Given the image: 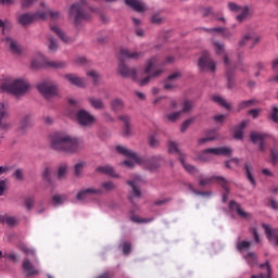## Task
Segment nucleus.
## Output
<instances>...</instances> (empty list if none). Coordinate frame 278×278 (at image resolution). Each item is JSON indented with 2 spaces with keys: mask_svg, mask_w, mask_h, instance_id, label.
<instances>
[{
  "mask_svg": "<svg viewBox=\"0 0 278 278\" xmlns=\"http://www.w3.org/2000/svg\"><path fill=\"white\" fill-rule=\"evenodd\" d=\"M51 147L54 151L75 155V153H79L84 149V142L71 135H55L51 139Z\"/></svg>",
  "mask_w": 278,
  "mask_h": 278,
  "instance_id": "f257e3e1",
  "label": "nucleus"
},
{
  "mask_svg": "<svg viewBox=\"0 0 278 278\" xmlns=\"http://www.w3.org/2000/svg\"><path fill=\"white\" fill-rule=\"evenodd\" d=\"M121 60L118 65V73L122 75V77H131L134 81H138V75L136 74V68H129L125 64L124 60H139V58H142V52H131V50L127 48H122L119 50Z\"/></svg>",
  "mask_w": 278,
  "mask_h": 278,
  "instance_id": "f03ea898",
  "label": "nucleus"
},
{
  "mask_svg": "<svg viewBox=\"0 0 278 278\" xmlns=\"http://www.w3.org/2000/svg\"><path fill=\"white\" fill-rule=\"evenodd\" d=\"M51 17L52 21L60 18V12L58 11H38L37 13H23L17 17V23L25 27V25H31L34 21H47V16Z\"/></svg>",
  "mask_w": 278,
  "mask_h": 278,
  "instance_id": "7ed1b4c3",
  "label": "nucleus"
},
{
  "mask_svg": "<svg viewBox=\"0 0 278 278\" xmlns=\"http://www.w3.org/2000/svg\"><path fill=\"white\" fill-rule=\"evenodd\" d=\"M0 90H2V92H10L15 97H21V94H27L29 90V81L25 79H16L13 83H1Z\"/></svg>",
  "mask_w": 278,
  "mask_h": 278,
  "instance_id": "20e7f679",
  "label": "nucleus"
},
{
  "mask_svg": "<svg viewBox=\"0 0 278 278\" xmlns=\"http://www.w3.org/2000/svg\"><path fill=\"white\" fill-rule=\"evenodd\" d=\"M70 16L74 18L75 27H81V23L90 21V13L86 11V2L72 4L70 8Z\"/></svg>",
  "mask_w": 278,
  "mask_h": 278,
  "instance_id": "39448f33",
  "label": "nucleus"
},
{
  "mask_svg": "<svg viewBox=\"0 0 278 278\" xmlns=\"http://www.w3.org/2000/svg\"><path fill=\"white\" fill-rule=\"evenodd\" d=\"M159 62H160V60L157 59V56H153L147 62L144 73L148 76L146 78L137 80L139 86H147V84H149V81H151V79H153L155 77H160V75H162V73H164V70H162V68L157 70Z\"/></svg>",
  "mask_w": 278,
  "mask_h": 278,
  "instance_id": "423d86ee",
  "label": "nucleus"
},
{
  "mask_svg": "<svg viewBox=\"0 0 278 278\" xmlns=\"http://www.w3.org/2000/svg\"><path fill=\"white\" fill-rule=\"evenodd\" d=\"M168 150H169V153H176L178 155V160L179 162H181L187 173H189L190 175H199V170L194 167V165H190L186 163V159H185L186 155L184 154V152H181V150H179V147L175 141H170L168 143Z\"/></svg>",
  "mask_w": 278,
  "mask_h": 278,
  "instance_id": "0eeeda50",
  "label": "nucleus"
},
{
  "mask_svg": "<svg viewBox=\"0 0 278 278\" xmlns=\"http://www.w3.org/2000/svg\"><path fill=\"white\" fill-rule=\"evenodd\" d=\"M116 151H117V153H121V155H125V157L130 159V160H126L123 162V164L125 166H128V168H134V162L136 164H142V157H140L138 154H136V152H134L123 146H117Z\"/></svg>",
  "mask_w": 278,
  "mask_h": 278,
  "instance_id": "6e6552de",
  "label": "nucleus"
},
{
  "mask_svg": "<svg viewBox=\"0 0 278 278\" xmlns=\"http://www.w3.org/2000/svg\"><path fill=\"white\" fill-rule=\"evenodd\" d=\"M64 66H66V62L51 61L45 56H41V61H38V60L31 61L33 68H64Z\"/></svg>",
  "mask_w": 278,
  "mask_h": 278,
  "instance_id": "1a4fd4ad",
  "label": "nucleus"
},
{
  "mask_svg": "<svg viewBox=\"0 0 278 278\" xmlns=\"http://www.w3.org/2000/svg\"><path fill=\"white\" fill-rule=\"evenodd\" d=\"M199 186H211V184H217V186H220L224 190L229 191V181L225 179L223 176H211L203 178V176H199Z\"/></svg>",
  "mask_w": 278,
  "mask_h": 278,
  "instance_id": "9d476101",
  "label": "nucleus"
},
{
  "mask_svg": "<svg viewBox=\"0 0 278 278\" xmlns=\"http://www.w3.org/2000/svg\"><path fill=\"white\" fill-rule=\"evenodd\" d=\"M39 92L46 98L51 99L58 94V85L52 81H43L37 85Z\"/></svg>",
  "mask_w": 278,
  "mask_h": 278,
  "instance_id": "9b49d317",
  "label": "nucleus"
},
{
  "mask_svg": "<svg viewBox=\"0 0 278 278\" xmlns=\"http://www.w3.org/2000/svg\"><path fill=\"white\" fill-rule=\"evenodd\" d=\"M76 119L80 127H92V125L97 123V117L88 113L86 110L78 111L76 114Z\"/></svg>",
  "mask_w": 278,
  "mask_h": 278,
  "instance_id": "f8f14e48",
  "label": "nucleus"
},
{
  "mask_svg": "<svg viewBox=\"0 0 278 278\" xmlns=\"http://www.w3.org/2000/svg\"><path fill=\"white\" fill-rule=\"evenodd\" d=\"M10 117V105L5 102H0V131H8L10 125L8 118Z\"/></svg>",
  "mask_w": 278,
  "mask_h": 278,
  "instance_id": "ddd939ff",
  "label": "nucleus"
},
{
  "mask_svg": "<svg viewBox=\"0 0 278 278\" xmlns=\"http://www.w3.org/2000/svg\"><path fill=\"white\" fill-rule=\"evenodd\" d=\"M127 185L131 188L129 201L134 203V199H140V197H142V192L140 191V186H142V178L137 176L134 180H128Z\"/></svg>",
  "mask_w": 278,
  "mask_h": 278,
  "instance_id": "4468645a",
  "label": "nucleus"
},
{
  "mask_svg": "<svg viewBox=\"0 0 278 278\" xmlns=\"http://www.w3.org/2000/svg\"><path fill=\"white\" fill-rule=\"evenodd\" d=\"M224 64L226 66L227 87L231 89L236 86V75L233 74V64L227 54L224 56Z\"/></svg>",
  "mask_w": 278,
  "mask_h": 278,
  "instance_id": "2eb2a0df",
  "label": "nucleus"
},
{
  "mask_svg": "<svg viewBox=\"0 0 278 278\" xmlns=\"http://www.w3.org/2000/svg\"><path fill=\"white\" fill-rule=\"evenodd\" d=\"M200 71H211L214 73L216 71V63L212 60L208 52H204L199 60Z\"/></svg>",
  "mask_w": 278,
  "mask_h": 278,
  "instance_id": "dca6fc26",
  "label": "nucleus"
},
{
  "mask_svg": "<svg viewBox=\"0 0 278 278\" xmlns=\"http://www.w3.org/2000/svg\"><path fill=\"white\" fill-rule=\"evenodd\" d=\"M263 229L267 236V240L274 244V247H278V228H271L267 224H263Z\"/></svg>",
  "mask_w": 278,
  "mask_h": 278,
  "instance_id": "f3484780",
  "label": "nucleus"
},
{
  "mask_svg": "<svg viewBox=\"0 0 278 278\" xmlns=\"http://www.w3.org/2000/svg\"><path fill=\"white\" fill-rule=\"evenodd\" d=\"M22 268H23L24 273H26V277H36L40 273L38 270V268H36V266H34V263H31V261H29V258H25L23 261Z\"/></svg>",
  "mask_w": 278,
  "mask_h": 278,
  "instance_id": "a211bd4d",
  "label": "nucleus"
},
{
  "mask_svg": "<svg viewBox=\"0 0 278 278\" xmlns=\"http://www.w3.org/2000/svg\"><path fill=\"white\" fill-rule=\"evenodd\" d=\"M91 194L101 195L103 194V189H94V188L83 189L77 193L76 198L78 201H86L87 199L90 198Z\"/></svg>",
  "mask_w": 278,
  "mask_h": 278,
  "instance_id": "6ab92c4d",
  "label": "nucleus"
},
{
  "mask_svg": "<svg viewBox=\"0 0 278 278\" xmlns=\"http://www.w3.org/2000/svg\"><path fill=\"white\" fill-rule=\"evenodd\" d=\"M180 77H181V73H179V72H176V73L169 75L164 83V89L165 90H175V88H177V84H175V81H177V79H179Z\"/></svg>",
  "mask_w": 278,
  "mask_h": 278,
  "instance_id": "aec40b11",
  "label": "nucleus"
},
{
  "mask_svg": "<svg viewBox=\"0 0 278 278\" xmlns=\"http://www.w3.org/2000/svg\"><path fill=\"white\" fill-rule=\"evenodd\" d=\"M261 38H253L251 34L244 35L242 40L239 42L240 47H249V49H253L257 42H260Z\"/></svg>",
  "mask_w": 278,
  "mask_h": 278,
  "instance_id": "412c9836",
  "label": "nucleus"
},
{
  "mask_svg": "<svg viewBox=\"0 0 278 278\" xmlns=\"http://www.w3.org/2000/svg\"><path fill=\"white\" fill-rule=\"evenodd\" d=\"M163 162L164 159L162 157V155L152 156L147 162V168H149V170H157V168L162 166Z\"/></svg>",
  "mask_w": 278,
  "mask_h": 278,
  "instance_id": "4be33fe9",
  "label": "nucleus"
},
{
  "mask_svg": "<svg viewBox=\"0 0 278 278\" xmlns=\"http://www.w3.org/2000/svg\"><path fill=\"white\" fill-rule=\"evenodd\" d=\"M126 5L135 10V12H146L147 4L142 0H125Z\"/></svg>",
  "mask_w": 278,
  "mask_h": 278,
  "instance_id": "5701e85b",
  "label": "nucleus"
},
{
  "mask_svg": "<svg viewBox=\"0 0 278 278\" xmlns=\"http://www.w3.org/2000/svg\"><path fill=\"white\" fill-rule=\"evenodd\" d=\"M96 173H99L100 175H109V177L118 179V175L116 174V172H114V167H112L111 165L98 166L96 168Z\"/></svg>",
  "mask_w": 278,
  "mask_h": 278,
  "instance_id": "b1692460",
  "label": "nucleus"
},
{
  "mask_svg": "<svg viewBox=\"0 0 278 278\" xmlns=\"http://www.w3.org/2000/svg\"><path fill=\"white\" fill-rule=\"evenodd\" d=\"M64 78L67 79V81H70V84L73 86H77V88H84V86H86V80L75 74H66Z\"/></svg>",
  "mask_w": 278,
  "mask_h": 278,
  "instance_id": "393cba45",
  "label": "nucleus"
},
{
  "mask_svg": "<svg viewBox=\"0 0 278 278\" xmlns=\"http://www.w3.org/2000/svg\"><path fill=\"white\" fill-rule=\"evenodd\" d=\"M229 208L233 212L237 211V214L241 217V218H251V214L244 212V210H242V207L240 206L239 203H237L236 201H230L229 203Z\"/></svg>",
  "mask_w": 278,
  "mask_h": 278,
  "instance_id": "a878e982",
  "label": "nucleus"
},
{
  "mask_svg": "<svg viewBox=\"0 0 278 278\" xmlns=\"http://www.w3.org/2000/svg\"><path fill=\"white\" fill-rule=\"evenodd\" d=\"M249 125V121H243L235 127V140H242L244 138V127Z\"/></svg>",
  "mask_w": 278,
  "mask_h": 278,
  "instance_id": "bb28decb",
  "label": "nucleus"
},
{
  "mask_svg": "<svg viewBox=\"0 0 278 278\" xmlns=\"http://www.w3.org/2000/svg\"><path fill=\"white\" fill-rule=\"evenodd\" d=\"M260 268H262V270H266L267 274H258L257 276L253 275L251 278H270V277H273V268L270 267V263L268 261H266L265 264H261Z\"/></svg>",
  "mask_w": 278,
  "mask_h": 278,
  "instance_id": "cd10ccee",
  "label": "nucleus"
},
{
  "mask_svg": "<svg viewBox=\"0 0 278 278\" xmlns=\"http://www.w3.org/2000/svg\"><path fill=\"white\" fill-rule=\"evenodd\" d=\"M50 29H51V31L55 33L56 36H59V38H60L63 42H65V43H67V45H68L70 42H73V39L70 38V37H67V36L64 34V31H62V29H60V27L51 25V26H50Z\"/></svg>",
  "mask_w": 278,
  "mask_h": 278,
  "instance_id": "c85d7f7f",
  "label": "nucleus"
},
{
  "mask_svg": "<svg viewBox=\"0 0 278 278\" xmlns=\"http://www.w3.org/2000/svg\"><path fill=\"white\" fill-rule=\"evenodd\" d=\"M208 155H218V148H208L203 150L200 154V160L207 162L210 160Z\"/></svg>",
  "mask_w": 278,
  "mask_h": 278,
  "instance_id": "c756f323",
  "label": "nucleus"
},
{
  "mask_svg": "<svg viewBox=\"0 0 278 278\" xmlns=\"http://www.w3.org/2000/svg\"><path fill=\"white\" fill-rule=\"evenodd\" d=\"M251 141L254 144H257V142H264V140H266V138H269L268 134H264V132H251L250 135Z\"/></svg>",
  "mask_w": 278,
  "mask_h": 278,
  "instance_id": "7c9ffc66",
  "label": "nucleus"
},
{
  "mask_svg": "<svg viewBox=\"0 0 278 278\" xmlns=\"http://www.w3.org/2000/svg\"><path fill=\"white\" fill-rule=\"evenodd\" d=\"M88 101L91 108H93V110H105V103H103V100L91 97V98H88Z\"/></svg>",
  "mask_w": 278,
  "mask_h": 278,
  "instance_id": "2f4dec72",
  "label": "nucleus"
},
{
  "mask_svg": "<svg viewBox=\"0 0 278 278\" xmlns=\"http://www.w3.org/2000/svg\"><path fill=\"white\" fill-rule=\"evenodd\" d=\"M31 127V115H25L18 126L20 131H27Z\"/></svg>",
  "mask_w": 278,
  "mask_h": 278,
  "instance_id": "473e14b6",
  "label": "nucleus"
},
{
  "mask_svg": "<svg viewBox=\"0 0 278 278\" xmlns=\"http://www.w3.org/2000/svg\"><path fill=\"white\" fill-rule=\"evenodd\" d=\"M119 121L124 122V134L125 136H131V127L129 126L130 117L128 115H121Z\"/></svg>",
  "mask_w": 278,
  "mask_h": 278,
  "instance_id": "72a5a7b5",
  "label": "nucleus"
},
{
  "mask_svg": "<svg viewBox=\"0 0 278 278\" xmlns=\"http://www.w3.org/2000/svg\"><path fill=\"white\" fill-rule=\"evenodd\" d=\"M244 170H245L247 178L250 180V184L252 186H255V178L253 177V166L251 165V163L244 164Z\"/></svg>",
  "mask_w": 278,
  "mask_h": 278,
  "instance_id": "f704fd0d",
  "label": "nucleus"
},
{
  "mask_svg": "<svg viewBox=\"0 0 278 278\" xmlns=\"http://www.w3.org/2000/svg\"><path fill=\"white\" fill-rule=\"evenodd\" d=\"M111 108L113 112H121L125 108V102L121 98H116L111 102Z\"/></svg>",
  "mask_w": 278,
  "mask_h": 278,
  "instance_id": "c9c22d12",
  "label": "nucleus"
},
{
  "mask_svg": "<svg viewBox=\"0 0 278 278\" xmlns=\"http://www.w3.org/2000/svg\"><path fill=\"white\" fill-rule=\"evenodd\" d=\"M216 138H218V136L216 135V130H210L206 137L199 139V144H205V142H212L216 140Z\"/></svg>",
  "mask_w": 278,
  "mask_h": 278,
  "instance_id": "e433bc0d",
  "label": "nucleus"
},
{
  "mask_svg": "<svg viewBox=\"0 0 278 278\" xmlns=\"http://www.w3.org/2000/svg\"><path fill=\"white\" fill-rule=\"evenodd\" d=\"M118 188V185L114 184L113 181H105L101 185L102 192H112Z\"/></svg>",
  "mask_w": 278,
  "mask_h": 278,
  "instance_id": "4c0bfd02",
  "label": "nucleus"
},
{
  "mask_svg": "<svg viewBox=\"0 0 278 278\" xmlns=\"http://www.w3.org/2000/svg\"><path fill=\"white\" fill-rule=\"evenodd\" d=\"M214 103H217L218 105H222V108H225L226 110H231V104L227 102L223 97L220 96H214L213 98Z\"/></svg>",
  "mask_w": 278,
  "mask_h": 278,
  "instance_id": "58836bf2",
  "label": "nucleus"
},
{
  "mask_svg": "<svg viewBox=\"0 0 278 278\" xmlns=\"http://www.w3.org/2000/svg\"><path fill=\"white\" fill-rule=\"evenodd\" d=\"M58 39L54 38L53 36L49 35L48 36V49L49 51H51L52 53H55V51H58Z\"/></svg>",
  "mask_w": 278,
  "mask_h": 278,
  "instance_id": "ea45409f",
  "label": "nucleus"
},
{
  "mask_svg": "<svg viewBox=\"0 0 278 278\" xmlns=\"http://www.w3.org/2000/svg\"><path fill=\"white\" fill-rule=\"evenodd\" d=\"M7 45H9L12 53H21V47L18 46V42L14 41V39L8 37Z\"/></svg>",
  "mask_w": 278,
  "mask_h": 278,
  "instance_id": "a19ab883",
  "label": "nucleus"
},
{
  "mask_svg": "<svg viewBox=\"0 0 278 278\" xmlns=\"http://www.w3.org/2000/svg\"><path fill=\"white\" fill-rule=\"evenodd\" d=\"M257 100L251 99L245 100L239 103V110H247V108H254V105H257Z\"/></svg>",
  "mask_w": 278,
  "mask_h": 278,
  "instance_id": "79ce46f5",
  "label": "nucleus"
},
{
  "mask_svg": "<svg viewBox=\"0 0 278 278\" xmlns=\"http://www.w3.org/2000/svg\"><path fill=\"white\" fill-rule=\"evenodd\" d=\"M187 188L190 192H192L193 194H197L198 197H210L211 194L210 192L197 190L192 184H188Z\"/></svg>",
  "mask_w": 278,
  "mask_h": 278,
  "instance_id": "37998d69",
  "label": "nucleus"
},
{
  "mask_svg": "<svg viewBox=\"0 0 278 278\" xmlns=\"http://www.w3.org/2000/svg\"><path fill=\"white\" fill-rule=\"evenodd\" d=\"M2 257H4V260H9V262H18V254L14 252L5 251L4 254H2Z\"/></svg>",
  "mask_w": 278,
  "mask_h": 278,
  "instance_id": "c03bdc74",
  "label": "nucleus"
},
{
  "mask_svg": "<svg viewBox=\"0 0 278 278\" xmlns=\"http://www.w3.org/2000/svg\"><path fill=\"white\" fill-rule=\"evenodd\" d=\"M231 153L233 150L229 147H218V155H223L224 157H231Z\"/></svg>",
  "mask_w": 278,
  "mask_h": 278,
  "instance_id": "a18cd8bd",
  "label": "nucleus"
},
{
  "mask_svg": "<svg viewBox=\"0 0 278 278\" xmlns=\"http://www.w3.org/2000/svg\"><path fill=\"white\" fill-rule=\"evenodd\" d=\"M245 260L250 266H255L257 264V255L254 252H249L245 255Z\"/></svg>",
  "mask_w": 278,
  "mask_h": 278,
  "instance_id": "49530a36",
  "label": "nucleus"
},
{
  "mask_svg": "<svg viewBox=\"0 0 278 278\" xmlns=\"http://www.w3.org/2000/svg\"><path fill=\"white\" fill-rule=\"evenodd\" d=\"M21 251H23V253H25L27 256L36 257V250H34V248H29L24 244L21 247Z\"/></svg>",
  "mask_w": 278,
  "mask_h": 278,
  "instance_id": "de8ad7c7",
  "label": "nucleus"
},
{
  "mask_svg": "<svg viewBox=\"0 0 278 278\" xmlns=\"http://www.w3.org/2000/svg\"><path fill=\"white\" fill-rule=\"evenodd\" d=\"M130 220L132 223L142 224V223H153L154 219L153 218H140L137 215H132V216H130Z\"/></svg>",
  "mask_w": 278,
  "mask_h": 278,
  "instance_id": "09e8293b",
  "label": "nucleus"
},
{
  "mask_svg": "<svg viewBox=\"0 0 278 278\" xmlns=\"http://www.w3.org/2000/svg\"><path fill=\"white\" fill-rule=\"evenodd\" d=\"M247 16H249V7H244L241 10V13L237 15V21H239V23H242L243 21L247 20Z\"/></svg>",
  "mask_w": 278,
  "mask_h": 278,
  "instance_id": "8fccbe9b",
  "label": "nucleus"
},
{
  "mask_svg": "<svg viewBox=\"0 0 278 278\" xmlns=\"http://www.w3.org/2000/svg\"><path fill=\"white\" fill-rule=\"evenodd\" d=\"M249 249H251V242L249 241H240L239 243H237L238 251H249Z\"/></svg>",
  "mask_w": 278,
  "mask_h": 278,
  "instance_id": "3c124183",
  "label": "nucleus"
},
{
  "mask_svg": "<svg viewBox=\"0 0 278 278\" xmlns=\"http://www.w3.org/2000/svg\"><path fill=\"white\" fill-rule=\"evenodd\" d=\"M88 77H91L93 79V84H99V80L101 79V74L97 71H90L87 72Z\"/></svg>",
  "mask_w": 278,
  "mask_h": 278,
  "instance_id": "603ef678",
  "label": "nucleus"
},
{
  "mask_svg": "<svg viewBox=\"0 0 278 278\" xmlns=\"http://www.w3.org/2000/svg\"><path fill=\"white\" fill-rule=\"evenodd\" d=\"M13 177L15 179H17V181H24L25 179V172L21 168H17L14 173H13Z\"/></svg>",
  "mask_w": 278,
  "mask_h": 278,
  "instance_id": "864d4df0",
  "label": "nucleus"
},
{
  "mask_svg": "<svg viewBox=\"0 0 278 278\" xmlns=\"http://www.w3.org/2000/svg\"><path fill=\"white\" fill-rule=\"evenodd\" d=\"M85 166H86V162L77 163V164L74 166V170H75L76 177H79V175H81V170H84V167H85Z\"/></svg>",
  "mask_w": 278,
  "mask_h": 278,
  "instance_id": "5fc2aeb1",
  "label": "nucleus"
},
{
  "mask_svg": "<svg viewBox=\"0 0 278 278\" xmlns=\"http://www.w3.org/2000/svg\"><path fill=\"white\" fill-rule=\"evenodd\" d=\"M179 116H181V111L170 113V114L166 115V118H168L170 121V123H175L176 121H179Z\"/></svg>",
  "mask_w": 278,
  "mask_h": 278,
  "instance_id": "6e6d98bb",
  "label": "nucleus"
},
{
  "mask_svg": "<svg viewBox=\"0 0 278 278\" xmlns=\"http://www.w3.org/2000/svg\"><path fill=\"white\" fill-rule=\"evenodd\" d=\"M67 166L66 164H63L59 167V173H58V178L59 179H63L64 178V175H66V170H67Z\"/></svg>",
  "mask_w": 278,
  "mask_h": 278,
  "instance_id": "4d7b16f0",
  "label": "nucleus"
},
{
  "mask_svg": "<svg viewBox=\"0 0 278 278\" xmlns=\"http://www.w3.org/2000/svg\"><path fill=\"white\" fill-rule=\"evenodd\" d=\"M51 172L49 169V167H46L43 173H42V178H43V181H47L48 184H51Z\"/></svg>",
  "mask_w": 278,
  "mask_h": 278,
  "instance_id": "13d9d810",
  "label": "nucleus"
},
{
  "mask_svg": "<svg viewBox=\"0 0 278 278\" xmlns=\"http://www.w3.org/2000/svg\"><path fill=\"white\" fill-rule=\"evenodd\" d=\"M4 223H7V225H10V227H14V225L18 223V219H16V217L13 216H7Z\"/></svg>",
  "mask_w": 278,
  "mask_h": 278,
  "instance_id": "bf43d9fd",
  "label": "nucleus"
},
{
  "mask_svg": "<svg viewBox=\"0 0 278 278\" xmlns=\"http://www.w3.org/2000/svg\"><path fill=\"white\" fill-rule=\"evenodd\" d=\"M38 0H22V10H25L27 8H31L34 3H37Z\"/></svg>",
  "mask_w": 278,
  "mask_h": 278,
  "instance_id": "052dcab7",
  "label": "nucleus"
},
{
  "mask_svg": "<svg viewBox=\"0 0 278 278\" xmlns=\"http://www.w3.org/2000/svg\"><path fill=\"white\" fill-rule=\"evenodd\" d=\"M192 123H194V118H189L187 121H185L182 123V125L180 126V131H186V129H188V127H190V125H192Z\"/></svg>",
  "mask_w": 278,
  "mask_h": 278,
  "instance_id": "680f3d73",
  "label": "nucleus"
},
{
  "mask_svg": "<svg viewBox=\"0 0 278 278\" xmlns=\"http://www.w3.org/2000/svg\"><path fill=\"white\" fill-rule=\"evenodd\" d=\"M214 45H215L216 52L218 53V55L225 53V45H223L218 41H215Z\"/></svg>",
  "mask_w": 278,
  "mask_h": 278,
  "instance_id": "e2e57ef3",
  "label": "nucleus"
},
{
  "mask_svg": "<svg viewBox=\"0 0 278 278\" xmlns=\"http://www.w3.org/2000/svg\"><path fill=\"white\" fill-rule=\"evenodd\" d=\"M270 163L273 164V166H277L278 164V155L277 152H275L274 150L270 151Z\"/></svg>",
  "mask_w": 278,
  "mask_h": 278,
  "instance_id": "0e129e2a",
  "label": "nucleus"
},
{
  "mask_svg": "<svg viewBox=\"0 0 278 278\" xmlns=\"http://www.w3.org/2000/svg\"><path fill=\"white\" fill-rule=\"evenodd\" d=\"M34 203H35L34 197L25 199V205H26L27 210H33Z\"/></svg>",
  "mask_w": 278,
  "mask_h": 278,
  "instance_id": "69168bd1",
  "label": "nucleus"
},
{
  "mask_svg": "<svg viewBox=\"0 0 278 278\" xmlns=\"http://www.w3.org/2000/svg\"><path fill=\"white\" fill-rule=\"evenodd\" d=\"M63 201H64V197H61L58 194L53 195L52 198V203H54V205H62Z\"/></svg>",
  "mask_w": 278,
  "mask_h": 278,
  "instance_id": "338daca9",
  "label": "nucleus"
},
{
  "mask_svg": "<svg viewBox=\"0 0 278 278\" xmlns=\"http://www.w3.org/2000/svg\"><path fill=\"white\" fill-rule=\"evenodd\" d=\"M270 118H271V121H274V123H278V108L277 106H273Z\"/></svg>",
  "mask_w": 278,
  "mask_h": 278,
  "instance_id": "774afa93",
  "label": "nucleus"
}]
</instances>
